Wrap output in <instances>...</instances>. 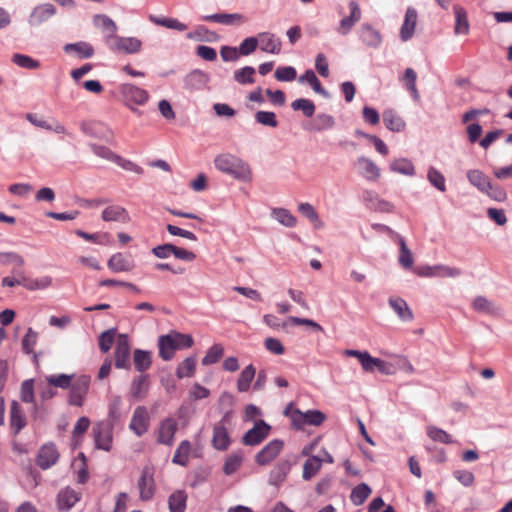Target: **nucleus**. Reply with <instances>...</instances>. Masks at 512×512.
<instances>
[{"instance_id":"nucleus-1","label":"nucleus","mask_w":512,"mask_h":512,"mask_svg":"<svg viewBox=\"0 0 512 512\" xmlns=\"http://www.w3.org/2000/svg\"><path fill=\"white\" fill-rule=\"evenodd\" d=\"M214 166L219 172L238 182L250 183L253 180V169L249 162L230 152L216 155Z\"/></svg>"},{"instance_id":"nucleus-2","label":"nucleus","mask_w":512,"mask_h":512,"mask_svg":"<svg viewBox=\"0 0 512 512\" xmlns=\"http://www.w3.org/2000/svg\"><path fill=\"white\" fill-rule=\"evenodd\" d=\"M193 344L194 340L191 335L171 331L158 339L159 356L164 361L171 360L176 350L190 348Z\"/></svg>"},{"instance_id":"nucleus-3","label":"nucleus","mask_w":512,"mask_h":512,"mask_svg":"<svg viewBox=\"0 0 512 512\" xmlns=\"http://www.w3.org/2000/svg\"><path fill=\"white\" fill-rule=\"evenodd\" d=\"M119 92L125 105L135 111L134 105H144L149 100V94L145 89L130 83H123L119 86Z\"/></svg>"},{"instance_id":"nucleus-4","label":"nucleus","mask_w":512,"mask_h":512,"mask_svg":"<svg viewBox=\"0 0 512 512\" xmlns=\"http://www.w3.org/2000/svg\"><path fill=\"white\" fill-rule=\"evenodd\" d=\"M108 46L115 53L137 54L141 52L143 43L137 37L117 35Z\"/></svg>"},{"instance_id":"nucleus-5","label":"nucleus","mask_w":512,"mask_h":512,"mask_svg":"<svg viewBox=\"0 0 512 512\" xmlns=\"http://www.w3.org/2000/svg\"><path fill=\"white\" fill-rule=\"evenodd\" d=\"M155 469L152 466H145L141 472L140 478L138 479V490L139 496L142 501H148L152 499L155 493V480H154Z\"/></svg>"},{"instance_id":"nucleus-6","label":"nucleus","mask_w":512,"mask_h":512,"mask_svg":"<svg viewBox=\"0 0 512 512\" xmlns=\"http://www.w3.org/2000/svg\"><path fill=\"white\" fill-rule=\"evenodd\" d=\"M230 421V414L226 413L221 421L214 425L213 427V436H212V446L217 450H226L228 449L231 439L229 436V432L227 430V424Z\"/></svg>"},{"instance_id":"nucleus-7","label":"nucleus","mask_w":512,"mask_h":512,"mask_svg":"<svg viewBox=\"0 0 512 512\" xmlns=\"http://www.w3.org/2000/svg\"><path fill=\"white\" fill-rule=\"evenodd\" d=\"M150 426V414L145 406H137L132 414L129 429L138 437L143 436Z\"/></svg>"},{"instance_id":"nucleus-8","label":"nucleus","mask_w":512,"mask_h":512,"mask_svg":"<svg viewBox=\"0 0 512 512\" xmlns=\"http://www.w3.org/2000/svg\"><path fill=\"white\" fill-rule=\"evenodd\" d=\"M415 273L421 277L455 278L461 275V270L446 265L421 266L415 269Z\"/></svg>"},{"instance_id":"nucleus-9","label":"nucleus","mask_w":512,"mask_h":512,"mask_svg":"<svg viewBox=\"0 0 512 512\" xmlns=\"http://www.w3.org/2000/svg\"><path fill=\"white\" fill-rule=\"evenodd\" d=\"M357 173L370 182H376L381 177V169L369 157L360 156L355 162Z\"/></svg>"},{"instance_id":"nucleus-10","label":"nucleus","mask_w":512,"mask_h":512,"mask_svg":"<svg viewBox=\"0 0 512 512\" xmlns=\"http://www.w3.org/2000/svg\"><path fill=\"white\" fill-rule=\"evenodd\" d=\"M178 429L176 419L168 417L160 421L156 430V440L162 445L171 446L174 442L175 433Z\"/></svg>"},{"instance_id":"nucleus-11","label":"nucleus","mask_w":512,"mask_h":512,"mask_svg":"<svg viewBox=\"0 0 512 512\" xmlns=\"http://www.w3.org/2000/svg\"><path fill=\"white\" fill-rule=\"evenodd\" d=\"M283 447L284 443L281 440L270 441L255 455V462L260 466L270 464L281 453Z\"/></svg>"},{"instance_id":"nucleus-12","label":"nucleus","mask_w":512,"mask_h":512,"mask_svg":"<svg viewBox=\"0 0 512 512\" xmlns=\"http://www.w3.org/2000/svg\"><path fill=\"white\" fill-rule=\"evenodd\" d=\"M90 378L88 376H80L70 386L69 403L74 406H82L84 399L88 393Z\"/></svg>"},{"instance_id":"nucleus-13","label":"nucleus","mask_w":512,"mask_h":512,"mask_svg":"<svg viewBox=\"0 0 512 512\" xmlns=\"http://www.w3.org/2000/svg\"><path fill=\"white\" fill-rule=\"evenodd\" d=\"M270 425H268L263 420H260L255 423L253 428L248 430L243 436V444L248 446H255L262 442L265 438L268 437L270 432Z\"/></svg>"},{"instance_id":"nucleus-14","label":"nucleus","mask_w":512,"mask_h":512,"mask_svg":"<svg viewBox=\"0 0 512 512\" xmlns=\"http://www.w3.org/2000/svg\"><path fill=\"white\" fill-rule=\"evenodd\" d=\"M96 447L109 451L112 443V426L109 423L98 422L93 428Z\"/></svg>"},{"instance_id":"nucleus-15","label":"nucleus","mask_w":512,"mask_h":512,"mask_svg":"<svg viewBox=\"0 0 512 512\" xmlns=\"http://www.w3.org/2000/svg\"><path fill=\"white\" fill-rule=\"evenodd\" d=\"M363 199L366 206L376 212L391 213L393 212L394 206L391 202L383 199L380 195L373 190H366L363 193Z\"/></svg>"},{"instance_id":"nucleus-16","label":"nucleus","mask_w":512,"mask_h":512,"mask_svg":"<svg viewBox=\"0 0 512 512\" xmlns=\"http://www.w3.org/2000/svg\"><path fill=\"white\" fill-rule=\"evenodd\" d=\"M130 344L127 335L120 334L115 348V366L119 369L129 367Z\"/></svg>"},{"instance_id":"nucleus-17","label":"nucleus","mask_w":512,"mask_h":512,"mask_svg":"<svg viewBox=\"0 0 512 512\" xmlns=\"http://www.w3.org/2000/svg\"><path fill=\"white\" fill-rule=\"evenodd\" d=\"M107 265L110 270L116 273L130 272L136 266L135 261L130 254H125L121 252L113 254L109 258Z\"/></svg>"},{"instance_id":"nucleus-18","label":"nucleus","mask_w":512,"mask_h":512,"mask_svg":"<svg viewBox=\"0 0 512 512\" xmlns=\"http://www.w3.org/2000/svg\"><path fill=\"white\" fill-rule=\"evenodd\" d=\"M59 459V453L56 447L53 444H45L43 445L38 452L37 455V465L41 469H49Z\"/></svg>"},{"instance_id":"nucleus-19","label":"nucleus","mask_w":512,"mask_h":512,"mask_svg":"<svg viewBox=\"0 0 512 512\" xmlns=\"http://www.w3.org/2000/svg\"><path fill=\"white\" fill-rule=\"evenodd\" d=\"M350 15L344 17L337 27V32L341 35H347L353 26L361 19V10L355 1L349 3Z\"/></svg>"},{"instance_id":"nucleus-20","label":"nucleus","mask_w":512,"mask_h":512,"mask_svg":"<svg viewBox=\"0 0 512 512\" xmlns=\"http://www.w3.org/2000/svg\"><path fill=\"white\" fill-rule=\"evenodd\" d=\"M385 127L392 132H402L406 128V122L403 117L394 109H385L382 113Z\"/></svg>"},{"instance_id":"nucleus-21","label":"nucleus","mask_w":512,"mask_h":512,"mask_svg":"<svg viewBox=\"0 0 512 512\" xmlns=\"http://www.w3.org/2000/svg\"><path fill=\"white\" fill-rule=\"evenodd\" d=\"M257 43L260 42V49L270 54H279L282 49L281 40L274 34L269 32H261L258 34Z\"/></svg>"},{"instance_id":"nucleus-22","label":"nucleus","mask_w":512,"mask_h":512,"mask_svg":"<svg viewBox=\"0 0 512 512\" xmlns=\"http://www.w3.org/2000/svg\"><path fill=\"white\" fill-rule=\"evenodd\" d=\"M56 13L55 7L50 3L36 6L29 16V24L37 26L50 19Z\"/></svg>"},{"instance_id":"nucleus-23","label":"nucleus","mask_w":512,"mask_h":512,"mask_svg":"<svg viewBox=\"0 0 512 512\" xmlns=\"http://www.w3.org/2000/svg\"><path fill=\"white\" fill-rule=\"evenodd\" d=\"M101 218L106 222L127 223L130 221V216L127 210L119 205H110L106 207L102 211Z\"/></svg>"},{"instance_id":"nucleus-24","label":"nucleus","mask_w":512,"mask_h":512,"mask_svg":"<svg viewBox=\"0 0 512 512\" xmlns=\"http://www.w3.org/2000/svg\"><path fill=\"white\" fill-rule=\"evenodd\" d=\"M203 20L223 25H241L247 21L245 16L239 13H216L204 16Z\"/></svg>"},{"instance_id":"nucleus-25","label":"nucleus","mask_w":512,"mask_h":512,"mask_svg":"<svg viewBox=\"0 0 512 512\" xmlns=\"http://www.w3.org/2000/svg\"><path fill=\"white\" fill-rule=\"evenodd\" d=\"M209 75L201 70H193L184 78V87L188 90H201L209 82Z\"/></svg>"},{"instance_id":"nucleus-26","label":"nucleus","mask_w":512,"mask_h":512,"mask_svg":"<svg viewBox=\"0 0 512 512\" xmlns=\"http://www.w3.org/2000/svg\"><path fill=\"white\" fill-rule=\"evenodd\" d=\"M417 18V11L414 8L409 7L406 10L404 22L400 30V37L402 41H408L412 38L417 24Z\"/></svg>"},{"instance_id":"nucleus-27","label":"nucleus","mask_w":512,"mask_h":512,"mask_svg":"<svg viewBox=\"0 0 512 512\" xmlns=\"http://www.w3.org/2000/svg\"><path fill=\"white\" fill-rule=\"evenodd\" d=\"M344 355L357 358L361 364L362 369L365 372L372 373L375 371V364L377 358L372 357L369 354V352L354 349H346L344 351Z\"/></svg>"},{"instance_id":"nucleus-28","label":"nucleus","mask_w":512,"mask_h":512,"mask_svg":"<svg viewBox=\"0 0 512 512\" xmlns=\"http://www.w3.org/2000/svg\"><path fill=\"white\" fill-rule=\"evenodd\" d=\"M291 465L288 461H281L277 463L274 468L270 471L269 474V484L273 486H279L282 484L289 471H290Z\"/></svg>"},{"instance_id":"nucleus-29","label":"nucleus","mask_w":512,"mask_h":512,"mask_svg":"<svg viewBox=\"0 0 512 512\" xmlns=\"http://www.w3.org/2000/svg\"><path fill=\"white\" fill-rule=\"evenodd\" d=\"M80 499L79 493L67 487L61 490L57 497V504L60 510H69Z\"/></svg>"},{"instance_id":"nucleus-30","label":"nucleus","mask_w":512,"mask_h":512,"mask_svg":"<svg viewBox=\"0 0 512 512\" xmlns=\"http://www.w3.org/2000/svg\"><path fill=\"white\" fill-rule=\"evenodd\" d=\"M389 170L393 173L401 174L404 176H413L415 174V167L411 160L407 158H395L389 163Z\"/></svg>"},{"instance_id":"nucleus-31","label":"nucleus","mask_w":512,"mask_h":512,"mask_svg":"<svg viewBox=\"0 0 512 512\" xmlns=\"http://www.w3.org/2000/svg\"><path fill=\"white\" fill-rule=\"evenodd\" d=\"M10 426L15 434L19 433L26 426L24 412L16 401L11 404Z\"/></svg>"},{"instance_id":"nucleus-32","label":"nucleus","mask_w":512,"mask_h":512,"mask_svg":"<svg viewBox=\"0 0 512 512\" xmlns=\"http://www.w3.org/2000/svg\"><path fill=\"white\" fill-rule=\"evenodd\" d=\"M466 175L469 182L481 192H488L489 188H491L489 178L482 171L473 169L467 171Z\"/></svg>"},{"instance_id":"nucleus-33","label":"nucleus","mask_w":512,"mask_h":512,"mask_svg":"<svg viewBox=\"0 0 512 512\" xmlns=\"http://www.w3.org/2000/svg\"><path fill=\"white\" fill-rule=\"evenodd\" d=\"M475 311L482 314L494 315L499 312L497 305L485 296H477L472 302Z\"/></svg>"},{"instance_id":"nucleus-34","label":"nucleus","mask_w":512,"mask_h":512,"mask_svg":"<svg viewBox=\"0 0 512 512\" xmlns=\"http://www.w3.org/2000/svg\"><path fill=\"white\" fill-rule=\"evenodd\" d=\"M66 53H74L80 59H87L93 56L94 49L87 42L70 43L64 46Z\"/></svg>"},{"instance_id":"nucleus-35","label":"nucleus","mask_w":512,"mask_h":512,"mask_svg":"<svg viewBox=\"0 0 512 512\" xmlns=\"http://www.w3.org/2000/svg\"><path fill=\"white\" fill-rule=\"evenodd\" d=\"M53 279L49 275H42L37 278H29L25 276V282H23V287L28 291H38L45 290L52 286Z\"/></svg>"},{"instance_id":"nucleus-36","label":"nucleus","mask_w":512,"mask_h":512,"mask_svg":"<svg viewBox=\"0 0 512 512\" xmlns=\"http://www.w3.org/2000/svg\"><path fill=\"white\" fill-rule=\"evenodd\" d=\"M271 216L285 227L293 228L297 225V218L288 209L274 208L271 211Z\"/></svg>"},{"instance_id":"nucleus-37","label":"nucleus","mask_w":512,"mask_h":512,"mask_svg":"<svg viewBox=\"0 0 512 512\" xmlns=\"http://www.w3.org/2000/svg\"><path fill=\"white\" fill-rule=\"evenodd\" d=\"M95 22L106 33V43L109 44L117 36L116 23L105 15H98Z\"/></svg>"},{"instance_id":"nucleus-38","label":"nucleus","mask_w":512,"mask_h":512,"mask_svg":"<svg viewBox=\"0 0 512 512\" xmlns=\"http://www.w3.org/2000/svg\"><path fill=\"white\" fill-rule=\"evenodd\" d=\"M389 304L402 321L409 322L413 320V313L405 300L402 298H391Z\"/></svg>"},{"instance_id":"nucleus-39","label":"nucleus","mask_w":512,"mask_h":512,"mask_svg":"<svg viewBox=\"0 0 512 512\" xmlns=\"http://www.w3.org/2000/svg\"><path fill=\"white\" fill-rule=\"evenodd\" d=\"M455 33L466 35L469 32V22L466 10L458 5L454 6Z\"/></svg>"},{"instance_id":"nucleus-40","label":"nucleus","mask_w":512,"mask_h":512,"mask_svg":"<svg viewBox=\"0 0 512 512\" xmlns=\"http://www.w3.org/2000/svg\"><path fill=\"white\" fill-rule=\"evenodd\" d=\"M362 41L370 47H378L382 41L380 33L369 25H362L360 29Z\"/></svg>"},{"instance_id":"nucleus-41","label":"nucleus","mask_w":512,"mask_h":512,"mask_svg":"<svg viewBox=\"0 0 512 512\" xmlns=\"http://www.w3.org/2000/svg\"><path fill=\"white\" fill-rule=\"evenodd\" d=\"M187 494L183 490L173 492L169 499L168 505L170 512H184L186 509Z\"/></svg>"},{"instance_id":"nucleus-42","label":"nucleus","mask_w":512,"mask_h":512,"mask_svg":"<svg viewBox=\"0 0 512 512\" xmlns=\"http://www.w3.org/2000/svg\"><path fill=\"white\" fill-rule=\"evenodd\" d=\"M298 81L300 83H308L311 85L314 92L319 95L324 97L329 96L328 92L321 86L319 79L312 70H307L303 75L299 77Z\"/></svg>"},{"instance_id":"nucleus-43","label":"nucleus","mask_w":512,"mask_h":512,"mask_svg":"<svg viewBox=\"0 0 512 512\" xmlns=\"http://www.w3.org/2000/svg\"><path fill=\"white\" fill-rule=\"evenodd\" d=\"M322 466V459L318 456H310L303 465L302 477L304 480H310L314 477Z\"/></svg>"},{"instance_id":"nucleus-44","label":"nucleus","mask_w":512,"mask_h":512,"mask_svg":"<svg viewBox=\"0 0 512 512\" xmlns=\"http://www.w3.org/2000/svg\"><path fill=\"white\" fill-rule=\"evenodd\" d=\"M256 374V369L253 365L246 366L242 372L240 373V376L237 380V389L239 392H246L252 380L254 379Z\"/></svg>"},{"instance_id":"nucleus-45","label":"nucleus","mask_w":512,"mask_h":512,"mask_svg":"<svg viewBox=\"0 0 512 512\" xmlns=\"http://www.w3.org/2000/svg\"><path fill=\"white\" fill-rule=\"evenodd\" d=\"M191 452V444L188 440H183L178 445L175 454L173 456L172 462L174 464H178L181 466H186L189 460V455Z\"/></svg>"},{"instance_id":"nucleus-46","label":"nucleus","mask_w":512,"mask_h":512,"mask_svg":"<svg viewBox=\"0 0 512 512\" xmlns=\"http://www.w3.org/2000/svg\"><path fill=\"white\" fill-rule=\"evenodd\" d=\"M196 370V357L190 356L185 358L176 369V376L179 379L192 377Z\"/></svg>"},{"instance_id":"nucleus-47","label":"nucleus","mask_w":512,"mask_h":512,"mask_svg":"<svg viewBox=\"0 0 512 512\" xmlns=\"http://www.w3.org/2000/svg\"><path fill=\"white\" fill-rule=\"evenodd\" d=\"M371 492L372 490L367 484L361 483L353 488L350 499L354 505L359 506L366 501Z\"/></svg>"},{"instance_id":"nucleus-48","label":"nucleus","mask_w":512,"mask_h":512,"mask_svg":"<svg viewBox=\"0 0 512 512\" xmlns=\"http://www.w3.org/2000/svg\"><path fill=\"white\" fill-rule=\"evenodd\" d=\"M150 21L156 25L163 26L169 29H174L177 31H184L187 29V25L180 22L175 18H165V17H155L150 16Z\"/></svg>"},{"instance_id":"nucleus-49","label":"nucleus","mask_w":512,"mask_h":512,"mask_svg":"<svg viewBox=\"0 0 512 512\" xmlns=\"http://www.w3.org/2000/svg\"><path fill=\"white\" fill-rule=\"evenodd\" d=\"M426 433L428 437L434 442H439L442 444H450L452 443V437L443 429H440L436 426L429 425L426 428Z\"/></svg>"},{"instance_id":"nucleus-50","label":"nucleus","mask_w":512,"mask_h":512,"mask_svg":"<svg viewBox=\"0 0 512 512\" xmlns=\"http://www.w3.org/2000/svg\"><path fill=\"white\" fill-rule=\"evenodd\" d=\"M298 211L307 219H309L316 228H322L323 222L320 220L317 211L309 203H300L298 205Z\"/></svg>"},{"instance_id":"nucleus-51","label":"nucleus","mask_w":512,"mask_h":512,"mask_svg":"<svg viewBox=\"0 0 512 512\" xmlns=\"http://www.w3.org/2000/svg\"><path fill=\"white\" fill-rule=\"evenodd\" d=\"M224 354V347L221 344L211 346L202 358V364L208 366L216 363Z\"/></svg>"},{"instance_id":"nucleus-52","label":"nucleus","mask_w":512,"mask_h":512,"mask_svg":"<svg viewBox=\"0 0 512 512\" xmlns=\"http://www.w3.org/2000/svg\"><path fill=\"white\" fill-rule=\"evenodd\" d=\"M148 390V382L145 376L136 378L131 384V395L136 399L145 397Z\"/></svg>"},{"instance_id":"nucleus-53","label":"nucleus","mask_w":512,"mask_h":512,"mask_svg":"<svg viewBox=\"0 0 512 512\" xmlns=\"http://www.w3.org/2000/svg\"><path fill=\"white\" fill-rule=\"evenodd\" d=\"M427 179L437 190L444 192L446 190L444 175L434 167H430L427 173Z\"/></svg>"},{"instance_id":"nucleus-54","label":"nucleus","mask_w":512,"mask_h":512,"mask_svg":"<svg viewBox=\"0 0 512 512\" xmlns=\"http://www.w3.org/2000/svg\"><path fill=\"white\" fill-rule=\"evenodd\" d=\"M400 253H399V263L405 269H411L414 263V258L411 250L407 247L405 241L400 239Z\"/></svg>"},{"instance_id":"nucleus-55","label":"nucleus","mask_w":512,"mask_h":512,"mask_svg":"<svg viewBox=\"0 0 512 512\" xmlns=\"http://www.w3.org/2000/svg\"><path fill=\"white\" fill-rule=\"evenodd\" d=\"M73 375L59 374L49 375L46 377V382L53 387L68 389L71 386Z\"/></svg>"},{"instance_id":"nucleus-56","label":"nucleus","mask_w":512,"mask_h":512,"mask_svg":"<svg viewBox=\"0 0 512 512\" xmlns=\"http://www.w3.org/2000/svg\"><path fill=\"white\" fill-rule=\"evenodd\" d=\"M254 74L255 69L246 66L234 72V79L240 84H252L255 82Z\"/></svg>"},{"instance_id":"nucleus-57","label":"nucleus","mask_w":512,"mask_h":512,"mask_svg":"<svg viewBox=\"0 0 512 512\" xmlns=\"http://www.w3.org/2000/svg\"><path fill=\"white\" fill-rule=\"evenodd\" d=\"M291 107L295 111H302L306 117L313 116L315 112L314 103L311 100L305 98L296 99L292 102Z\"/></svg>"},{"instance_id":"nucleus-58","label":"nucleus","mask_w":512,"mask_h":512,"mask_svg":"<svg viewBox=\"0 0 512 512\" xmlns=\"http://www.w3.org/2000/svg\"><path fill=\"white\" fill-rule=\"evenodd\" d=\"M20 399L25 403H34V380L28 379L22 382L20 387Z\"/></svg>"},{"instance_id":"nucleus-59","label":"nucleus","mask_w":512,"mask_h":512,"mask_svg":"<svg viewBox=\"0 0 512 512\" xmlns=\"http://www.w3.org/2000/svg\"><path fill=\"white\" fill-rule=\"evenodd\" d=\"M134 365L138 371H144L151 365V357L149 352L143 350H135L134 352Z\"/></svg>"},{"instance_id":"nucleus-60","label":"nucleus","mask_w":512,"mask_h":512,"mask_svg":"<svg viewBox=\"0 0 512 512\" xmlns=\"http://www.w3.org/2000/svg\"><path fill=\"white\" fill-rule=\"evenodd\" d=\"M90 148L92 152L99 158L104 159L106 161L115 162L117 159L118 154L113 152L110 148L99 145V144H90Z\"/></svg>"},{"instance_id":"nucleus-61","label":"nucleus","mask_w":512,"mask_h":512,"mask_svg":"<svg viewBox=\"0 0 512 512\" xmlns=\"http://www.w3.org/2000/svg\"><path fill=\"white\" fill-rule=\"evenodd\" d=\"M255 120L263 126H268L271 128L278 126V121L274 112L258 111L255 114Z\"/></svg>"},{"instance_id":"nucleus-62","label":"nucleus","mask_w":512,"mask_h":512,"mask_svg":"<svg viewBox=\"0 0 512 512\" xmlns=\"http://www.w3.org/2000/svg\"><path fill=\"white\" fill-rule=\"evenodd\" d=\"M12 62L19 67L26 69H37L40 67V63L37 60L31 58L30 56L18 53L12 56Z\"/></svg>"},{"instance_id":"nucleus-63","label":"nucleus","mask_w":512,"mask_h":512,"mask_svg":"<svg viewBox=\"0 0 512 512\" xmlns=\"http://www.w3.org/2000/svg\"><path fill=\"white\" fill-rule=\"evenodd\" d=\"M275 78L281 82H291L297 77L296 69L292 66H284L276 69Z\"/></svg>"},{"instance_id":"nucleus-64","label":"nucleus","mask_w":512,"mask_h":512,"mask_svg":"<svg viewBox=\"0 0 512 512\" xmlns=\"http://www.w3.org/2000/svg\"><path fill=\"white\" fill-rule=\"evenodd\" d=\"M121 404L122 399L120 396L115 395L111 398L108 409V416L112 423L118 422L121 418Z\"/></svg>"}]
</instances>
